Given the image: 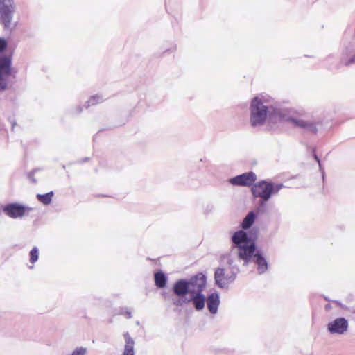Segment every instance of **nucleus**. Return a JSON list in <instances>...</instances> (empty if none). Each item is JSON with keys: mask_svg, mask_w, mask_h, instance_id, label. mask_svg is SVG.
Wrapping results in <instances>:
<instances>
[{"mask_svg": "<svg viewBox=\"0 0 355 355\" xmlns=\"http://www.w3.org/2000/svg\"><path fill=\"white\" fill-rule=\"evenodd\" d=\"M255 236L248 235V234L239 230L232 236V242L239 249V257L248 263L253 256L254 262L258 265L259 274L264 272L268 269L266 260L259 253L255 252Z\"/></svg>", "mask_w": 355, "mask_h": 355, "instance_id": "obj_1", "label": "nucleus"}, {"mask_svg": "<svg viewBox=\"0 0 355 355\" xmlns=\"http://www.w3.org/2000/svg\"><path fill=\"white\" fill-rule=\"evenodd\" d=\"M267 107L258 97L252 99L251 103L250 123L255 127L262 125L267 116Z\"/></svg>", "mask_w": 355, "mask_h": 355, "instance_id": "obj_2", "label": "nucleus"}, {"mask_svg": "<svg viewBox=\"0 0 355 355\" xmlns=\"http://www.w3.org/2000/svg\"><path fill=\"white\" fill-rule=\"evenodd\" d=\"M282 187V184L273 185L272 183L262 181L254 184L252 191L254 196L268 200L272 193H277Z\"/></svg>", "mask_w": 355, "mask_h": 355, "instance_id": "obj_3", "label": "nucleus"}, {"mask_svg": "<svg viewBox=\"0 0 355 355\" xmlns=\"http://www.w3.org/2000/svg\"><path fill=\"white\" fill-rule=\"evenodd\" d=\"M15 6L12 0H0V23L5 28L10 26Z\"/></svg>", "mask_w": 355, "mask_h": 355, "instance_id": "obj_4", "label": "nucleus"}, {"mask_svg": "<svg viewBox=\"0 0 355 355\" xmlns=\"http://www.w3.org/2000/svg\"><path fill=\"white\" fill-rule=\"evenodd\" d=\"M11 62V56L0 57V90H5L7 87V78L12 72Z\"/></svg>", "mask_w": 355, "mask_h": 355, "instance_id": "obj_5", "label": "nucleus"}, {"mask_svg": "<svg viewBox=\"0 0 355 355\" xmlns=\"http://www.w3.org/2000/svg\"><path fill=\"white\" fill-rule=\"evenodd\" d=\"M236 273L233 271H225L223 268H218L215 272V281L220 288H225L236 278Z\"/></svg>", "mask_w": 355, "mask_h": 355, "instance_id": "obj_6", "label": "nucleus"}, {"mask_svg": "<svg viewBox=\"0 0 355 355\" xmlns=\"http://www.w3.org/2000/svg\"><path fill=\"white\" fill-rule=\"evenodd\" d=\"M187 282L191 295L201 293L206 286V277L202 273H198L191 277Z\"/></svg>", "mask_w": 355, "mask_h": 355, "instance_id": "obj_7", "label": "nucleus"}, {"mask_svg": "<svg viewBox=\"0 0 355 355\" xmlns=\"http://www.w3.org/2000/svg\"><path fill=\"white\" fill-rule=\"evenodd\" d=\"M329 333L334 334H343L348 329V322L344 318H338L327 324Z\"/></svg>", "mask_w": 355, "mask_h": 355, "instance_id": "obj_8", "label": "nucleus"}, {"mask_svg": "<svg viewBox=\"0 0 355 355\" xmlns=\"http://www.w3.org/2000/svg\"><path fill=\"white\" fill-rule=\"evenodd\" d=\"M256 180V175L254 173L250 172L237 175L230 180V182L234 185L250 186Z\"/></svg>", "mask_w": 355, "mask_h": 355, "instance_id": "obj_9", "label": "nucleus"}, {"mask_svg": "<svg viewBox=\"0 0 355 355\" xmlns=\"http://www.w3.org/2000/svg\"><path fill=\"white\" fill-rule=\"evenodd\" d=\"M286 121H290L295 127L301 128L306 131H309L313 133H315L317 132L315 123H309L303 119L294 117H288Z\"/></svg>", "mask_w": 355, "mask_h": 355, "instance_id": "obj_10", "label": "nucleus"}, {"mask_svg": "<svg viewBox=\"0 0 355 355\" xmlns=\"http://www.w3.org/2000/svg\"><path fill=\"white\" fill-rule=\"evenodd\" d=\"M26 211V208L17 204H10L4 208L5 213L11 218H17L23 216Z\"/></svg>", "mask_w": 355, "mask_h": 355, "instance_id": "obj_11", "label": "nucleus"}, {"mask_svg": "<svg viewBox=\"0 0 355 355\" xmlns=\"http://www.w3.org/2000/svg\"><path fill=\"white\" fill-rule=\"evenodd\" d=\"M174 293L179 297H184L187 293H189L187 280L180 279L173 286Z\"/></svg>", "mask_w": 355, "mask_h": 355, "instance_id": "obj_12", "label": "nucleus"}, {"mask_svg": "<svg viewBox=\"0 0 355 355\" xmlns=\"http://www.w3.org/2000/svg\"><path fill=\"white\" fill-rule=\"evenodd\" d=\"M207 308L210 313L215 314L218 311L220 304L219 296L218 293H214L208 296L207 300Z\"/></svg>", "mask_w": 355, "mask_h": 355, "instance_id": "obj_13", "label": "nucleus"}, {"mask_svg": "<svg viewBox=\"0 0 355 355\" xmlns=\"http://www.w3.org/2000/svg\"><path fill=\"white\" fill-rule=\"evenodd\" d=\"M191 296L193 305L197 310H201L204 308L205 299V296L202 293H197Z\"/></svg>", "mask_w": 355, "mask_h": 355, "instance_id": "obj_14", "label": "nucleus"}, {"mask_svg": "<svg viewBox=\"0 0 355 355\" xmlns=\"http://www.w3.org/2000/svg\"><path fill=\"white\" fill-rule=\"evenodd\" d=\"M155 285L160 288L165 287L166 284V277L162 272H158L155 275Z\"/></svg>", "mask_w": 355, "mask_h": 355, "instance_id": "obj_15", "label": "nucleus"}, {"mask_svg": "<svg viewBox=\"0 0 355 355\" xmlns=\"http://www.w3.org/2000/svg\"><path fill=\"white\" fill-rule=\"evenodd\" d=\"M53 192L51 191L45 194H37V199L44 205H49L52 200Z\"/></svg>", "mask_w": 355, "mask_h": 355, "instance_id": "obj_16", "label": "nucleus"}, {"mask_svg": "<svg viewBox=\"0 0 355 355\" xmlns=\"http://www.w3.org/2000/svg\"><path fill=\"white\" fill-rule=\"evenodd\" d=\"M255 218V215L254 212L251 211L248 213V214L245 216V218L243 219V221L242 223V227L243 229H247L250 227L252 224L253 223Z\"/></svg>", "mask_w": 355, "mask_h": 355, "instance_id": "obj_17", "label": "nucleus"}, {"mask_svg": "<svg viewBox=\"0 0 355 355\" xmlns=\"http://www.w3.org/2000/svg\"><path fill=\"white\" fill-rule=\"evenodd\" d=\"M126 338V345L124 351V355H133V347L132 346L131 338L129 335H125Z\"/></svg>", "mask_w": 355, "mask_h": 355, "instance_id": "obj_18", "label": "nucleus"}, {"mask_svg": "<svg viewBox=\"0 0 355 355\" xmlns=\"http://www.w3.org/2000/svg\"><path fill=\"white\" fill-rule=\"evenodd\" d=\"M38 259V250L37 248H33L30 252V261L32 263L36 262Z\"/></svg>", "mask_w": 355, "mask_h": 355, "instance_id": "obj_19", "label": "nucleus"}, {"mask_svg": "<svg viewBox=\"0 0 355 355\" xmlns=\"http://www.w3.org/2000/svg\"><path fill=\"white\" fill-rule=\"evenodd\" d=\"M101 102H103V98L98 95L92 96L88 101V103L89 105H94Z\"/></svg>", "mask_w": 355, "mask_h": 355, "instance_id": "obj_20", "label": "nucleus"}, {"mask_svg": "<svg viewBox=\"0 0 355 355\" xmlns=\"http://www.w3.org/2000/svg\"><path fill=\"white\" fill-rule=\"evenodd\" d=\"M8 45V41L4 37H0V53H2L7 49Z\"/></svg>", "mask_w": 355, "mask_h": 355, "instance_id": "obj_21", "label": "nucleus"}, {"mask_svg": "<svg viewBox=\"0 0 355 355\" xmlns=\"http://www.w3.org/2000/svg\"><path fill=\"white\" fill-rule=\"evenodd\" d=\"M190 302V300L184 299V300H173V304L176 306H182L183 304H187Z\"/></svg>", "mask_w": 355, "mask_h": 355, "instance_id": "obj_22", "label": "nucleus"}, {"mask_svg": "<svg viewBox=\"0 0 355 355\" xmlns=\"http://www.w3.org/2000/svg\"><path fill=\"white\" fill-rule=\"evenodd\" d=\"M86 352V349L83 347L77 348L73 352L72 355H84Z\"/></svg>", "mask_w": 355, "mask_h": 355, "instance_id": "obj_23", "label": "nucleus"}, {"mask_svg": "<svg viewBox=\"0 0 355 355\" xmlns=\"http://www.w3.org/2000/svg\"><path fill=\"white\" fill-rule=\"evenodd\" d=\"M354 62H355V56H354V57H353V58H352L349 60V61L348 62V64H349V63H354Z\"/></svg>", "mask_w": 355, "mask_h": 355, "instance_id": "obj_24", "label": "nucleus"}, {"mask_svg": "<svg viewBox=\"0 0 355 355\" xmlns=\"http://www.w3.org/2000/svg\"><path fill=\"white\" fill-rule=\"evenodd\" d=\"M330 308H331V306H330V305H329V304H327V305H326V306H325V309H326V310H327V311H328V310H329V309H330Z\"/></svg>", "mask_w": 355, "mask_h": 355, "instance_id": "obj_25", "label": "nucleus"}, {"mask_svg": "<svg viewBox=\"0 0 355 355\" xmlns=\"http://www.w3.org/2000/svg\"><path fill=\"white\" fill-rule=\"evenodd\" d=\"M227 263H228L230 265H231V264H232V262H231V261H230V259H228V260H227Z\"/></svg>", "mask_w": 355, "mask_h": 355, "instance_id": "obj_26", "label": "nucleus"}, {"mask_svg": "<svg viewBox=\"0 0 355 355\" xmlns=\"http://www.w3.org/2000/svg\"><path fill=\"white\" fill-rule=\"evenodd\" d=\"M315 159L318 160V162H319L320 161H319V159H318V157L315 155Z\"/></svg>", "mask_w": 355, "mask_h": 355, "instance_id": "obj_27", "label": "nucleus"}]
</instances>
